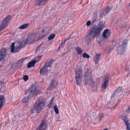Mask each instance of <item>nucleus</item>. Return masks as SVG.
I'll return each instance as SVG.
<instances>
[{"instance_id":"nucleus-1","label":"nucleus","mask_w":130,"mask_h":130,"mask_svg":"<svg viewBox=\"0 0 130 130\" xmlns=\"http://www.w3.org/2000/svg\"><path fill=\"white\" fill-rule=\"evenodd\" d=\"M105 23L102 21L99 22L97 26H94L90 29L86 37L87 40L89 42H91L94 37L100 34L102 30L105 27Z\"/></svg>"},{"instance_id":"nucleus-2","label":"nucleus","mask_w":130,"mask_h":130,"mask_svg":"<svg viewBox=\"0 0 130 130\" xmlns=\"http://www.w3.org/2000/svg\"><path fill=\"white\" fill-rule=\"evenodd\" d=\"M75 72L76 84L77 85H79L82 83V79L83 76L82 68L80 67L76 69Z\"/></svg>"},{"instance_id":"nucleus-3","label":"nucleus","mask_w":130,"mask_h":130,"mask_svg":"<svg viewBox=\"0 0 130 130\" xmlns=\"http://www.w3.org/2000/svg\"><path fill=\"white\" fill-rule=\"evenodd\" d=\"M45 100L43 98L41 97L39 98L37 103L35 104L34 108L35 110L38 112L40 111L42 108L45 105Z\"/></svg>"},{"instance_id":"nucleus-4","label":"nucleus","mask_w":130,"mask_h":130,"mask_svg":"<svg viewBox=\"0 0 130 130\" xmlns=\"http://www.w3.org/2000/svg\"><path fill=\"white\" fill-rule=\"evenodd\" d=\"M89 69H87L86 71L85 74L83 79V82L84 84L86 85L89 83L90 84L91 83H93V76L92 75L88 73Z\"/></svg>"},{"instance_id":"nucleus-5","label":"nucleus","mask_w":130,"mask_h":130,"mask_svg":"<svg viewBox=\"0 0 130 130\" xmlns=\"http://www.w3.org/2000/svg\"><path fill=\"white\" fill-rule=\"evenodd\" d=\"M38 92L35 86L32 85L29 89L27 90L26 91V94L28 96H33L34 94H38Z\"/></svg>"},{"instance_id":"nucleus-6","label":"nucleus","mask_w":130,"mask_h":130,"mask_svg":"<svg viewBox=\"0 0 130 130\" xmlns=\"http://www.w3.org/2000/svg\"><path fill=\"white\" fill-rule=\"evenodd\" d=\"M37 36L36 34L32 33L29 34L26 40L28 43L32 42L34 41H36L41 38L37 37Z\"/></svg>"},{"instance_id":"nucleus-7","label":"nucleus","mask_w":130,"mask_h":130,"mask_svg":"<svg viewBox=\"0 0 130 130\" xmlns=\"http://www.w3.org/2000/svg\"><path fill=\"white\" fill-rule=\"evenodd\" d=\"M11 19V16L10 15L7 16L5 18L0 27V31L2 30L7 26L9 22Z\"/></svg>"},{"instance_id":"nucleus-8","label":"nucleus","mask_w":130,"mask_h":130,"mask_svg":"<svg viewBox=\"0 0 130 130\" xmlns=\"http://www.w3.org/2000/svg\"><path fill=\"white\" fill-rule=\"evenodd\" d=\"M28 43H29L26 40L25 41H20L18 43L17 45L15 48V53L18 52L21 48Z\"/></svg>"},{"instance_id":"nucleus-9","label":"nucleus","mask_w":130,"mask_h":130,"mask_svg":"<svg viewBox=\"0 0 130 130\" xmlns=\"http://www.w3.org/2000/svg\"><path fill=\"white\" fill-rule=\"evenodd\" d=\"M128 40L126 39L124 40L122 42V44L119 47H118V49L120 51V53L121 55L123 54L125 51L126 45Z\"/></svg>"},{"instance_id":"nucleus-10","label":"nucleus","mask_w":130,"mask_h":130,"mask_svg":"<svg viewBox=\"0 0 130 130\" xmlns=\"http://www.w3.org/2000/svg\"><path fill=\"white\" fill-rule=\"evenodd\" d=\"M51 66H44L40 70V74L43 75H46L48 71V68L49 67H51Z\"/></svg>"},{"instance_id":"nucleus-11","label":"nucleus","mask_w":130,"mask_h":130,"mask_svg":"<svg viewBox=\"0 0 130 130\" xmlns=\"http://www.w3.org/2000/svg\"><path fill=\"white\" fill-rule=\"evenodd\" d=\"M58 84V82L55 79H53L50 83V86L47 88L48 90H51L56 87Z\"/></svg>"},{"instance_id":"nucleus-12","label":"nucleus","mask_w":130,"mask_h":130,"mask_svg":"<svg viewBox=\"0 0 130 130\" xmlns=\"http://www.w3.org/2000/svg\"><path fill=\"white\" fill-rule=\"evenodd\" d=\"M42 56H36L31 60L27 64V65H35L36 62L39 61L41 58Z\"/></svg>"},{"instance_id":"nucleus-13","label":"nucleus","mask_w":130,"mask_h":130,"mask_svg":"<svg viewBox=\"0 0 130 130\" xmlns=\"http://www.w3.org/2000/svg\"><path fill=\"white\" fill-rule=\"evenodd\" d=\"M103 83L102 84V90L104 91L106 87L108 86V77L104 78L102 81Z\"/></svg>"},{"instance_id":"nucleus-14","label":"nucleus","mask_w":130,"mask_h":130,"mask_svg":"<svg viewBox=\"0 0 130 130\" xmlns=\"http://www.w3.org/2000/svg\"><path fill=\"white\" fill-rule=\"evenodd\" d=\"M110 33L109 30L107 29L105 30L103 33V36L104 39H107L108 37L110 35Z\"/></svg>"},{"instance_id":"nucleus-15","label":"nucleus","mask_w":130,"mask_h":130,"mask_svg":"<svg viewBox=\"0 0 130 130\" xmlns=\"http://www.w3.org/2000/svg\"><path fill=\"white\" fill-rule=\"evenodd\" d=\"M45 129L46 127L44 126V121L43 120L41 122L39 126L36 130H45Z\"/></svg>"},{"instance_id":"nucleus-16","label":"nucleus","mask_w":130,"mask_h":130,"mask_svg":"<svg viewBox=\"0 0 130 130\" xmlns=\"http://www.w3.org/2000/svg\"><path fill=\"white\" fill-rule=\"evenodd\" d=\"M6 51L5 49H3L0 51V61L4 59L6 55Z\"/></svg>"},{"instance_id":"nucleus-17","label":"nucleus","mask_w":130,"mask_h":130,"mask_svg":"<svg viewBox=\"0 0 130 130\" xmlns=\"http://www.w3.org/2000/svg\"><path fill=\"white\" fill-rule=\"evenodd\" d=\"M48 0H37L35 2L36 5H42L45 4Z\"/></svg>"},{"instance_id":"nucleus-18","label":"nucleus","mask_w":130,"mask_h":130,"mask_svg":"<svg viewBox=\"0 0 130 130\" xmlns=\"http://www.w3.org/2000/svg\"><path fill=\"white\" fill-rule=\"evenodd\" d=\"M26 58H23L18 61H16L13 62V64L16 65H21L22 64L23 62L26 59Z\"/></svg>"},{"instance_id":"nucleus-19","label":"nucleus","mask_w":130,"mask_h":130,"mask_svg":"<svg viewBox=\"0 0 130 130\" xmlns=\"http://www.w3.org/2000/svg\"><path fill=\"white\" fill-rule=\"evenodd\" d=\"M45 47L42 45H40L38 46L37 49L36 50V52L38 51V53H42L44 50Z\"/></svg>"},{"instance_id":"nucleus-20","label":"nucleus","mask_w":130,"mask_h":130,"mask_svg":"<svg viewBox=\"0 0 130 130\" xmlns=\"http://www.w3.org/2000/svg\"><path fill=\"white\" fill-rule=\"evenodd\" d=\"M5 100L4 99V96L3 95H0V110L2 106L5 103Z\"/></svg>"},{"instance_id":"nucleus-21","label":"nucleus","mask_w":130,"mask_h":130,"mask_svg":"<svg viewBox=\"0 0 130 130\" xmlns=\"http://www.w3.org/2000/svg\"><path fill=\"white\" fill-rule=\"evenodd\" d=\"M122 87H120L115 90L114 93L111 96V98H113L116 95L117 93L120 92L122 90Z\"/></svg>"},{"instance_id":"nucleus-22","label":"nucleus","mask_w":130,"mask_h":130,"mask_svg":"<svg viewBox=\"0 0 130 130\" xmlns=\"http://www.w3.org/2000/svg\"><path fill=\"white\" fill-rule=\"evenodd\" d=\"M101 56V54L99 53L96 54L95 56L94 60L96 64H98L100 59V57Z\"/></svg>"},{"instance_id":"nucleus-23","label":"nucleus","mask_w":130,"mask_h":130,"mask_svg":"<svg viewBox=\"0 0 130 130\" xmlns=\"http://www.w3.org/2000/svg\"><path fill=\"white\" fill-rule=\"evenodd\" d=\"M30 97L27 95V96H25L24 99L22 100V102L23 103H27L29 101Z\"/></svg>"},{"instance_id":"nucleus-24","label":"nucleus","mask_w":130,"mask_h":130,"mask_svg":"<svg viewBox=\"0 0 130 130\" xmlns=\"http://www.w3.org/2000/svg\"><path fill=\"white\" fill-rule=\"evenodd\" d=\"M112 9V7H107L106 9L103 12V14L104 15H106L110 11L111 9Z\"/></svg>"},{"instance_id":"nucleus-25","label":"nucleus","mask_w":130,"mask_h":130,"mask_svg":"<svg viewBox=\"0 0 130 130\" xmlns=\"http://www.w3.org/2000/svg\"><path fill=\"white\" fill-rule=\"evenodd\" d=\"M75 49L76 50L77 54L79 55H81L82 54L83 51L82 49L78 46L75 48Z\"/></svg>"},{"instance_id":"nucleus-26","label":"nucleus","mask_w":130,"mask_h":130,"mask_svg":"<svg viewBox=\"0 0 130 130\" xmlns=\"http://www.w3.org/2000/svg\"><path fill=\"white\" fill-rule=\"evenodd\" d=\"M122 119L125 122L126 125L129 124V123H128V120L126 117H122Z\"/></svg>"},{"instance_id":"nucleus-27","label":"nucleus","mask_w":130,"mask_h":130,"mask_svg":"<svg viewBox=\"0 0 130 130\" xmlns=\"http://www.w3.org/2000/svg\"><path fill=\"white\" fill-rule=\"evenodd\" d=\"M53 61L52 59H48L45 62V65H50L51 64H53Z\"/></svg>"},{"instance_id":"nucleus-28","label":"nucleus","mask_w":130,"mask_h":130,"mask_svg":"<svg viewBox=\"0 0 130 130\" xmlns=\"http://www.w3.org/2000/svg\"><path fill=\"white\" fill-rule=\"evenodd\" d=\"M28 24H25L22 25L20 26L19 28V29H23L25 28L28 26Z\"/></svg>"},{"instance_id":"nucleus-29","label":"nucleus","mask_w":130,"mask_h":130,"mask_svg":"<svg viewBox=\"0 0 130 130\" xmlns=\"http://www.w3.org/2000/svg\"><path fill=\"white\" fill-rule=\"evenodd\" d=\"M14 43L13 42L12 43V44L11 46L10 50L11 52V53H13L15 49L14 47Z\"/></svg>"},{"instance_id":"nucleus-30","label":"nucleus","mask_w":130,"mask_h":130,"mask_svg":"<svg viewBox=\"0 0 130 130\" xmlns=\"http://www.w3.org/2000/svg\"><path fill=\"white\" fill-rule=\"evenodd\" d=\"M55 35L54 34H53L50 35L48 38V40L50 41L52 39L55 37Z\"/></svg>"},{"instance_id":"nucleus-31","label":"nucleus","mask_w":130,"mask_h":130,"mask_svg":"<svg viewBox=\"0 0 130 130\" xmlns=\"http://www.w3.org/2000/svg\"><path fill=\"white\" fill-rule=\"evenodd\" d=\"M54 109L55 113L57 114H58L59 113L58 110L57 108L56 105H55V106H54Z\"/></svg>"},{"instance_id":"nucleus-32","label":"nucleus","mask_w":130,"mask_h":130,"mask_svg":"<svg viewBox=\"0 0 130 130\" xmlns=\"http://www.w3.org/2000/svg\"><path fill=\"white\" fill-rule=\"evenodd\" d=\"M83 56L84 58H86L88 59L90 58V56L86 53H84L83 55Z\"/></svg>"},{"instance_id":"nucleus-33","label":"nucleus","mask_w":130,"mask_h":130,"mask_svg":"<svg viewBox=\"0 0 130 130\" xmlns=\"http://www.w3.org/2000/svg\"><path fill=\"white\" fill-rule=\"evenodd\" d=\"M98 116L99 121H100L103 117V113L99 114Z\"/></svg>"},{"instance_id":"nucleus-34","label":"nucleus","mask_w":130,"mask_h":130,"mask_svg":"<svg viewBox=\"0 0 130 130\" xmlns=\"http://www.w3.org/2000/svg\"><path fill=\"white\" fill-rule=\"evenodd\" d=\"M97 19V16L95 14L93 18L92 22L94 23L96 20Z\"/></svg>"},{"instance_id":"nucleus-35","label":"nucleus","mask_w":130,"mask_h":130,"mask_svg":"<svg viewBox=\"0 0 130 130\" xmlns=\"http://www.w3.org/2000/svg\"><path fill=\"white\" fill-rule=\"evenodd\" d=\"M28 77L27 75H24L23 77V79L25 81H27L28 79Z\"/></svg>"},{"instance_id":"nucleus-36","label":"nucleus","mask_w":130,"mask_h":130,"mask_svg":"<svg viewBox=\"0 0 130 130\" xmlns=\"http://www.w3.org/2000/svg\"><path fill=\"white\" fill-rule=\"evenodd\" d=\"M11 67L12 69H15L18 68V66H10Z\"/></svg>"},{"instance_id":"nucleus-37","label":"nucleus","mask_w":130,"mask_h":130,"mask_svg":"<svg viewBox=\"0 0 130 130\" xmlns=\"http://www.w3.org/2000/svg\"><path fill=\"white\" fill-rule=\"evenodd\" d=\"M91 24V21H88L87 23V26H90Z\"/></svg>"},{"instance_id":"nucleus-38","label":"nucleus","mask_w":130,"mask_h":130,"mask_svg":"<svg viewBox=\"0 0 130 130\" xmlns=\"http://www.w3.org/2000/svg\"><path fill=\"white\" fill-rule=\"evenodd\" d=\"M127 126V130H130V125L129 124L126 125Z\"/></svg>"},{"instance_id":"nucleus-39","label":"nucleus","mask_w":130,"mask_h":130,"mask_svg":"<svg viewBox=\"0 0 130 130\" xmlns=\"http://www.w3.org/2000/svg\"><path fill=\"white\" fill-rule=\"evenodd\" d=\"M35 109L34 108H34H32L30 110V113H34V111Z\"/></svg>"},{"instance_id":"nucleus-40","label":"nucleus","mask_w":130,"mask_h":130,"mask_svg":"<svg viewBox=\"0 0 130 130\" xmlns=\"http://www.w3.org/2000/svg\"><path fill=\"white\" fill-rule=\"evenodd\" d=\"M71 35H70V36L68 38H67L66 39H65L64 40V41L66 42V41H67L69 40V39H71L72 38H70V37H71Z\"/></svg>"},{"instance_id":"nucleus-41","label":"nucleus","mask_w":130,"mask_h":130,"mask_svg":"<svg viewBox=\"0 0 130 130\" xmlns=\"http://www.w3.org/2000/svg\"><path fill=\"white\" fill-rule=\"evenodd\" d=\"M52 103L50 102L49 104L47 105L48 107L49 108H50L51 107Z\"/></svg>"},{"instance_id":"nucleus-42","label":"nucleus","mask_w":130,"mask_h":130,"mask_svg":"<svg viewBox=\"0 0 130 130\" xmlns=\"http://www.w3.org/2000/svg\"><path fill=\"white\" fill-rule=\"evenodd\" d=\"M34 67V66H27L26 69L27 70L28 68H30L32 67Z\"/></svg>"},{"instance_id":"nucleus-43","label":"nucleus","mask_w":130,"mask_h":130,"mask_svg":"<svg viewBox=\"0 0 130 130\" xmlns=\"http://www.w3.org/2000/svg\"><path fill=\"white\" fill-rule=\"evenodd\" d=\"M126 112L127 113H129L130 112V107L129 108H128V109H127L126 110Z\"/></svg>"},{"instance_id":"nucleus-44","label":"nucleus","mask_w":130,"mask_h":130,"mask_svg":"<svg viewBox=\"0 0 130 130\" xmlns=\"http://www.w3.org/2000/svg\"><path fill=\"white\" fill-rule=\"evenodd\" d=\"M66 42L64 41H64L63 42H62L61 44V46H63L64 45V44Z\"/></svg>"},{"instance_id":"nucleus-45","label":"nucleus","mask_w":130,"mask_h":130,"mask_svg":"<svg viewBox=\"0 0 130 130\" xmlns=\"http://www.w3.org/2000/svg\"><path fill=\"white\" fill-rule=\"evenodd\" d=\"M2 7L0 6V13H1L2 11Z\"/></svg>"},{"instance_id":"nucleus-46","label":"nucleus","mask_w":130,"mask_h":130,"mask_svg":"<svg viewBox=\"0 0 130 130\" xmlns=\"http://www.w3.org/2000/svg\"><path fill=\"white\" fill-rule=\"evenodd\" d=\"M119 27L120 28H121L124 27V26L123 25H122L120 24L119 26Z\"/></svg>"},{"instance_id":"nucleus-47","label":"nucleus","mask_w":130,"mask_h":130,"mask_svg":"<svg viewBox=\"0 0 130 130\" xmlns=\"http://www.w3.org/2000/svg\"><path fill=\"white\" fill-rule=\"evenodd\" d=\"M54 98L53 97H52L51 98V100L50 101V102H51L52 103L53 100H54Z\"/></svg>"},{"instance_id":"nucleus-48","label":"nucleus","mask_w":130,"mask_h":130,"mask_svg":"<svg viewBox=\"0 0 130 130\" xmlns=\"http://www.w3.org/2000/svg\"><path fill=\"white\" fill-rule=\"evenodd\" d=\"M45 30L44 29H43L42 30V32H43L45 31Z\"/></svg>"},{"instance_id":"nucleus-49","label":"nucleus","mask_w":130,"mask_h":130,"mask_svg":"<svg viewBox=\"0 0 130 130\" xmlns=\"http://www.w3.org/2000/svg\"><path fill=\"white\" fill-rule=\"evenodd\" d=\"M103 130H108V129L107 128H105V129H104Z\"/></svg>"},{"instance_id":"nucleus-50","label":"nucleus","mask_w":130,"mask_h":130,"mask_svg":"<svg viewBox=\"0 0 130 130\" xmlns=\"http://www.w3.org/2000/svg\"><path fill=\"white\" fill-rule=\"evenodd\" d=\"M128 5L129 6H130V3L128 4Z\"/></svg>"},{"instance_id":"nucleus-51","label":"nucleus","mask_w":130,"mask_h":130,"mask_svg":"<svg viewBox=\"0 0 130 130\" xmlns=\"http://www.w3.org/2000/svg\"><path fill=\"white\" fill-rule=\"evenodd\" d=\"M2 85H5V83H3V84Z\"/></svg>"},{"instance_id":"nucleus-52","label":"nucleus","mask_w":130,"mask_h":130,"mask_svg":"<svg viewBox=\"0 0 130 130\" xmlns=\"http://www.w3.org/2000/svg\"><path fill=\"white\" fill-rule=\"evenodd\" d=\"M1 67V66H0V67Z\"/></svg>"},{"instance_id":"nucleus-53","label":"nucleus","mask_w":130,"mask_h":130,"mask_svg":"<svg viewBox=\"0 0 130 130\" xmlns=\"http://www.w3.org/2000/svg\"><path fill=\"white\" fill-rule=\"evenodd\" d=\"M93 83V84H95V83Z\"/></svg>"}]
</instances>
